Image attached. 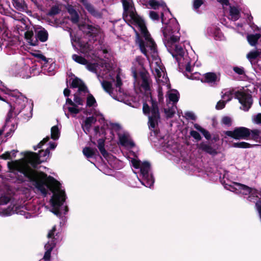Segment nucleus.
<instances>
[{"instance_id": "9b49d317", "label": "nucleus", "mask_w": 261, "mask_h": 261, "mask_svg": "<svg viewBox=\"0 0 261 261\" xmlns=\"http://www.w3.org/2000/svg\"><path fill=\"white\" fill-rule=\"evenodd\" d=\"M224 188L230 191L235 192L237 194H242L243 195H248V200L249 201L255 202L256 198L255 197H259L260 194V191L255 189H251L244 185H242L238 182L228 181L226 182L225 180L223 181Z\"/></svg>"}, {"instance_id": "2f4dec72", "label": "nucleus", "mask_w": 261, "mask_h": 261, "mask_svg": "<svg viewBox=\"0 0 261 261\" xmlns=\"http://www.w3.org/2000/svg\"><path fill=\"white\" fill-rule=\"evenodd\" d=\"M60 132L57 126H54L51 128V137L54 140H57L60 136Z\"/></svg>"}, {"instance_id": "680f3d73", "label": "nucleus", "mask_w": 261, "mask_h": 261, "mask_svg": "<svg viewBox=\"0 0 261 261\" xmlns=\"http://www.w3.org/2000/svg\"><path fill=\"white\" fill-rule=\"evenodd\" d=\"M99 126H96L94 128V132L96 134L98 133L99 132Z\"/></svg>"}, {"instance_id": "de8ad7c7", "label": "nucleus", "mask_w": 261, "mask_h": 261, "mask_svg": "<svg viewBox=\"0 0 261 261\" xmlns=\"http://www.w3.org/2000/svg\"><path fill=\"white\" fill-rule=\"evenodd\" d=\"M225 103H226V102L224 101V100H220L217 102V103L216 106V108L217 110L222 109L223 108H224V107L225 106Z\"/></svg>"}, {"instance_id": "473e14b6", "label": "nucleus", "mask_w": 261, "mask_h": 261, "mask_svg": "<svg viewBox=\"0 0 261 261\" xmlns=\"http://www.w3.org/2000/svg\"><path fill=\"white\" fill-rule=\"evenodd\" d=\"M235 96V92L231 91L230 90H228L225 92V93L222 95V98L223 100L226 102L230 100L233 95Z\"/></svg>"}, {"instance_id": "bf43d9fd", "label": "nucleus", "mask_w": 261, "mask_h": 261, "mask_svg": "<svg viewBox=\"0 0 261 261\" xmlns=\"http://www.w3.org/2000/svg\"><path fill=\"white\" fill-rule=\"evenodd\" d=\"M28 109H29L30 113H29V114H27L28 115V117H30L32 116L31 112L32 111V108L31 106H29ZM25 114H24V115H25Z\"/></svg>"}, {"instance_id": "69168bd1", "label": "nucleus", "mask_w": 261, "mask_h": 261, "mask_svg": "<svg viewBox=\"0 0 261 261\" xmlns=\"http://www.w3.org/2000/svg\"><path fill=\"white\" fill-rule=\"evenodd\" d=\"M259 104H260V105L261 106V98H260V101H259Z\"/></svg>"}, {"instance_id": "ea45409f", "label": "nucleus", "mask_w": 261, "mask_h": 261, "mask_svg": "<svg viewBox=\"0 0 261 261\" xmlns=\"http://www.w3.org/2000/svg\"><path fill=\"white\" fill-rule=\"evenodd\" d=\"M204 0H193V5L195 10H198L203 4Z\"/></svg>"}, {"instance_id": "5701e85b", "label": "nucleus", "mask_w": 261, "mask_h": 261, "mask_svg": "<svg viewBox=\"0 0 261 261\" xmlns=\"http://www.w3.org/2000/svg\"><path fill=\"white\" fill-rule=\"evenodd\" d=\"M198 148L201 150L212 155L217 154V151L211 147L208 144L202 142L198 145Z\"/></svg>"}, {"instance_id": "c9c22d12", "label": "nucleus", "mask_w": 261, "mask_h": 261, "mask_svg": "<svg viewBox=\"0 0 261 261\" xmlns=\"http://www.w3.org/2000/svg\"><path fill=\"white\" fill-rule=\"evenodd\" d=\"M110 128L112 131H115L118 134L119 133H121V127L118 123H110Z\"/></svg>"}, {"instance_id": "09e8293b", "label": "nucleus", "mask_w": 261, "mask_h": 261, "mask_svg": "<svg viewBox=\"0 0 261 261\" xmlns=\"http://www.w3.org/2000/svg\"><path fill=\"white\" fill-rule=\"evenodd\" d=\"M163 93L162 91V88L159 87L158 90V100L160 103H162L163 101Z\"/></svg>"}, {"instance_id": "6ab92c4d", "label": "nucleus", "mask_w": 261, "mask_h": 261, "mask_svg": "<svg viewBox=\"0 0 261 261\" xmlns=\"http://www.w3.org/2000/svg\"><path fill=\"white\" fill-rule=\"evenodd\" d=\"M39 58L41 61L44 62L43 70L45 73H47L49 75H51L55 74V64L53 63L49 65L48 64V61L46 57L42 54H39L36 56Z\"/></svg>"}, {"instance_id": "37998d69", "label": "nucleus", "mask_w": 261, "mask_h": 261, "mask_svg": "<svg viewBox=\"0 0 261 261\" xmlns=\"http://www.w3.org/2000/svg\"><path fill=\"white\" fill-rule=\"evenodd\" d=\"M233 71L239 75H244L245 74V71L242 67H233Z\"/></svg>"}, {"instance_id": "13d9d810", "label": "nucleus", "mask_w": 261, "mask_h": 261, "mask_svg": "<svg viewBox=\"0 0 261 261\" xmlns=\"http://www.w3.org/2000/svg\"><path fill=\"white\" fill-rule=\"evenodd\" d=\"M129 155H131V154H132V155L134 156V158H130L129 156V158L131 159L130 161L132 160V159H137V156L135 153V152H134L133 151H129Z\"/></svg>"}, {"instance_id": "4be33fe9", "label": "nucleus", "mask_w": 261, "mask_h": 261, "mask_svg": "<svg viewBox=\"0 0 261 261\" xmlns=\"http://www.w3.org/2000/svg\"><path fill=\"white\" fill-rule=\"evenodd\" d=\"M96 119L93 116L87 117L82 124V128L84 131L87 134L90 132L92 124H94Z\"/></svg>"}, {"instance_id": "a19ab883", "label": "nucleus", "mask_w": 261, "mask_h": 261, "mask_svg": "<svg viewBox=\"0 0 261 261\" xmlns=\"http://www.w3.org/2000/svg\"><path fill=\"white\" fill-rule=\"evenodd\" d=\"M150 18L153 20H159V15L155 12L153 11H150L149 13Z\"/></svg>"}, {"instance_id": "774afa93", "label": "nucleus", "mask_w": 261, "mask_h": 261, "mask_svg": "<svg viewBox=\"0 0 261 261\" xmlns=\"http://www.w3.org/2000/svg\"><path fill=\"white\" fill-rule=\"evenodd\" d=\"M238 26H239V27H242V25H241V24H240H240H238Z\"/></svg>"}, {"instance_id": "c03bdc74", "label": "nucleus", "mask_w": 261, "mask_h": 261, "mask_svg": "<svg viewBox=\"0 0 261 261\" xmlns=\"http://www.w3.org/2000/svg\"><path fill=\"white\" fill-rule=\"evenodd\" d=\"M253 121L256 124H261V113H258L253 117Z\"/></svg>"}, {"instance_id": "864d4df0", "label": "nucleus", "mask_w": 261, "mask_h": 261, "mask_svg": "<svg viewBox=\"0 0 261 261\" xmlns=\"http://www.w3.org/2000/svg\"><path fill=\"white\" fill-rule=\"evenodd\" d=\"M201 133L203 134V135L204 136V137L206 139H209L211 138V136H210L209 133L205 129H203L202 130Z\"/></svg>"}, {"instance_id": "bb28decb", "label": "nucleus", "mask_w": 261, "mask_h": 261, "mask_svg": "<svg viewBox=\"0 0 261 261\" xmlns=\"http://www.w3.org/2000/svg\"><path fill=\"white\" fill-rule=\"evenodd\" d=\"M25 38L28 42L32 46H35L37 44V39L34 37L33 33L31 32H27L25 34Z\"/></svg>"}, {"instance_id": "39448f33", "label": "nucleus", "mask_w": 261, "mask_h": 261, "mask_svg": "<svg viewBox=\"0 0 261 261\" xmlns=\"http://www.w3.org/2000/svg\"><path fill=\"white\" fill-rule=\"evenodd\" d=\"M69 32L73 46L75 47L77 45L81 52L84 54H87V56L92 59L93 62H89L84 58L77 55H73L72 59L79 64L86 65V68L89 71L96 73L99 81H101V79H103V77L107 75L110 71H112L109 69L108 65L99 57L101 54H107V50H100L96 53L95 51L92 50L93 47L89 43L81 42L79 38L73 37L70 30Z\"/></svg>"}, {"instance_id": "1a4fd4ad", "label": "nucleus", "mask_w": 261, "mask_h": 261, "mask_svg": "<svg viewBox=\"0 0 261 261\" xmlns=\"http://www.w3.org/2000/svg\"><path fill=\"white\" fill-rule=\"evenodd\" d=\"M131 163L133 167L140 172L139 177H138L142 185L148 188H151L154 184L150 164L147 162H141L138 159H132Z\"/></svg>"}, {"instance_id": "72a5a7b5", "label": "nucleus", "mask_w": 261, "mask_h": 261, "mask_svg": "<svg viewBox=\"0 0 261 261\" xmlns=\"http://www.w3.org/2000/svg\"><path fill=\"white\" fill-rule=\"evenodd\" d=\"M83 152L87 158H91L95 153V150L89 147H86L83 149Z\"/></svg>"}, {"instance_id": "412c9836", "label": "nucleus", "mask_w": 261, "mask_h": 261, "mask_svg": "<svg viewBox=\"0 0 261 261\" xmlns=\"http://www.w3.org/2000/svg\"><path fill=\"white\" fill-rule=\"evenodd\" d=\"M179 94L178 92L174 89L171 90L167 93V103L170 102L171 105H175L178 101Z\"/></svg>"}, {"instance_id": "a211bd4d", "label": "nucleus", "mask_w": 261, "mask_h": 261, "mask_svg": "<svg viewBox=\"0 0 261 261\" xmlns=\"http://www.w3.org/2000/svg\"><path fill=\"white\" fill-rule=\"evenodd\" d=\"M118 137L119 143L121 146L128 150L135 149V143L128 133L126 132L119 133Z\"/></svg>"}, {"instance_id": "5fc2aeb1", "label": "nucleus", "mask_w": 261, "mask_h": 261, "mask_svg": "<svg viewBox=\"0 0 261 261\" xmlns=\"http://www.w3.org/2000/svg\"><path fill=\"white\" fill-rule=\"evenodd\" d=\"M194 126L195 128H196L197 130H199L201 133L202 132V130L204 129L197 124H195L194 125Z\"/></svg>"}, {"instance_id": "6e6552de", "label": "nucleus", "mask_w": 261, "mask_h": 261, "mask_svg": "<svg viewBox=\"0 0 261 261\" xmlns=\"http://www.w3.org/2000/svg\"><path fill=\"white\" fill-rule=\"evenodd\" d=\"M123 75L120 72L110 71V73L103 77V81H100L103 89L114 99L126 103L127 94L121 86L122 84ZM128 105V103H127Z\"/></svg>"}, {"instance_id": "0e129e2a", "label": "nucleus", "mask_w": 261, "mask_h": 261, "mask_svg": "<svg viewBox=\"0 0 261 261\" xmlns=\"http://www.w3.org/2000/svg\"><path fill=\"white\" fill-rule=\"evenodd\" d=\"M99 114V113L97 112V111H95L94 112V115H95V116H98Z\"/></svg>"}, {"instance_id": "7c9ffc66", "label": "nucleus", "mask_w": 261, "mask_h": 261, "mask_svg": "<svg viewBox=\"0 0 261 261\" xmlns=\"http://www.w3.org/2000/svg\"><path fill=\"white\" fill-rule=\"evenodd\" d=\"M97 147L103 157L107 158L108 153L105 149V140L102 139H100L97 141Z\"/></svg>"}, {"instance_id": "2eb2a0df", "label": "nucleus", "mask_w": 261, "mask_h": 261, "mask_svg": "<svg viewBox=\"0 0 261 261\" xmlns=\"http://www.w3.org/2000/svg\"><path fill=\"white\" fill-rule=\"evenodd\" d=\"M235 97L239 100L241 104V109L247 111L251 108L253 100L252 96L247 88H242L235 91Z\"/></svg>"}, {"instance_id": "393cba45", "label": "nucleus", "mask_w": 261, "mask_h": 261, "mask_svg": "<svg viewBox=\"0 0 261 261\" xmlns=\"http://www.w3.org/2000/svg\"><path fill=\"white\" fill-rule=\"evenodd\" d=\"M168 108L164 109V112L167 117H172L175 114L177 109L175 105H171L170 102L167 103Z\"/></svg>"}, {"instance_id": "9d476101", "label": "nucleus", "mask_w": 261, "mask_h": 261, "mask_svg": "<svg viewBox=\"0 0 261 261\" xmlns=\"http://www.w3.org/2000/svg\"><path fill=\"white\" fill-rule=\"evenodd\" d=\"M146 6L148 8H152L153 9L156 10L159 8H161L162 9V11L161 12V17L162 19V22L163 24H164L165 25L163 29V33L164 35V42L165 43V34L164 32L167 30V32H168L169 34H171V35H173L174 34V31L175 29H174L173 25L172 23H171V20L173 19L175 20V21H177V20L175 18H171L169 19V21L166 20V19L164 18V13H170V11L167 8L166 4L162 1H158L157 0H149L147 4H146ZM178 24V23H177Z\"/></svg>"}, {"instance_id": "4d7b16f0", "label": "nucleus", "mask_w": 261, "mask_h": 261, "mask_svg": "<svg viewBox=\"0 0 261 261\" xmlns=\"http://www.w3.org/2000/svg\"><path fill=\"white\" fill-rule=\"evenodd\" d=\"M69 94H70V90L67 88L65 89L64 90V95L65 96H68L69 95Z\"/></svg>"}, {"instance_id": "c756f323", "label": "nucleus", "mask_w": 261, "mask_h": 261, "mask_svg": "<svg viewBox=\"0 0 261 261\" xmlns=\"http://www.w3.org/2000/svg\"><path fill=\"white\" fill-rule=\"evenodd\" d=\"M36 36L41 42H45L47 40L48 33L45 30L42 29L37 32Z\"/></svg>"}, {"instance_id": "e433bc0d", "label": "nucleus", "mask_w": 261, "mask_h": 261, "mask_svg": "<svg viewBox=\"0 0 261 261\" xmlns=\"http://www.w3.org/2000/svg\"><path fill=\"white\" fill-rule=\"evenodd\" d=\"M16 151L15 150H13L11 152H6L1 155V158L4 160L10 159L11 158V156H15Z\"/></svg>"}, {"instance_id": "c85d7f7f", "label": "nucleus", "mask_w": 261, "mask_h": 261, "mask_svg": "<svg viewBox=\"0 0 261 261\" xmlns=\"http://www.w3.org/2000/svg\"><path fill=\"white\" fill-rule=\"evenodd\" d=\"M204 82L211 84L215 83L217 79L216 74L212 72L205 73L204 75Z\"/></svg>"}, {"instance_id": "f03ea898", "label": "nucleus", "mask_w": 261, "mask_h": 261, "mask_svg": "<svg viewBox=\"0 0 261 261\" xmlns=\"http://www.w3.org/2000/svg\"><path fill=\"white\" fill-rule=\"evenodd\" d=\"M122 2L124 9V20L134 25L140 32L141 36L144 39V40L140 39L138 33L133 28L136 33V42L139 44L141 52L147 57L150 69L156 82L159 85H167L166 86L168 87V78L165 72V68L158 56L156 45L150 38L144 21L136 14L133 0H122Z\"/></svg>"}, {"instance_id": "8fccbe9b", "label": "nucleus", "mask_w": 261, "mask_h": 261, "mask_svg": "<svg viewBox=\"0 0 261 261\" xmlns=\"http://www.w3.org/2000/svg\"><path fill=\"white\" fill-rule=\"evenodd\" d=\"M218 2L220 3L222 6L223 9L225 11H226L225 7H227L229 4V0H217Z\"/></svg>"}, {"instance_id": "6e6d98bb", "label": "nucleus", "mask_w": 261, "mask_h": 261, "mask_svg": "<svg viewBox=\"0 0 261 261\" xmlns=\"http://www.w3.org/2000/svg\"><path fill=\"white\" fill-rule=\"evenodd\" d=\"M57 145L54 142H50L49 143V147L48 148L49 149H54L56 148Z\"/></svg>"}, {"instance_id": "4c0bfd02", "label": "nucleus", "mask_w": 261, "mask_h": 261, "mask_svg": "<svg viewBox=\"0 0 261 261\" xmlns=\"http://www.w3.org/2000/svg\"><path fill=\"white\" fill-rule=\"evenodd\" d=\"M259 56V51L258 50L252 51L247 55V58L250 61L255 59Z\"/></svg>"}, {"instance_id": "a18cd8bd", "label": "nucleus", "mask_w": 261, "mask_h": 261, "mask_svg": "<svg viewBox=\"0 0 261 261\" xmlns=\"http://www.w3.org/2000/svg\"><path fill=\"white\" fill-rule=\"evenodd\" d=\"M49 137H46V138H44L43 140L41 141L36 146L34 147V149L36 150L37 148H41L43 144L46 143L49 140Z\"/></svg>"}, {"instance_id": "423d86ee", "label": "nucleus", "mask_w": 261, "mask_h": 261, "mask_svg": "<svg viewBox=\"0 0 261 261\" xmlns=\"http://www.w3.org/2000/svg\"><path fill=\"white\" fill-rule=\"evenodd\" d=\"M71 86L73 88H78V91L74 94L73 100L69 98L66 99L64 109H68L69 112L73 116H75L82 110L81 107L83 105L85 97L87 98V107H96L97 103L95 98L89 93L87 87L80 79H74Z\"/></svg>"}, {"instance_id": "7ed1b4c3", "label": "nucleus", "mask_w": 261, "mask_h": 261, "mask_svg": "<svg viewBox=\"0 0 261 261\" xmlns=\"http://www.w3.org/2000/svg\"><path fill=\"white\" fill-rule=\"evenodd\" d=\"M144 60L137 57L133 62L132 68L134 79V86L144 92L147 96L150 95L149 99L143 103V113L148 118V125L150 130L158 137V126L160 122V116L157 102L151 96L152 82L148 73L144 67Z\"/></svg>"}, {"instance_id": "4468645a", "label": "nucleus", "mask_w": 261, "mask_h": 261, "mask_svg": "<svg viewBox=\"0 0 261 261\" xmlns=\"http://www.w3.org/2000/svg\"><path fill=\"white\" fill-rule=\"evenodd\" d=\"M160 142L162 144L163 150L171 156L170 158V160L177 162L180 160L182 157V153L180 150V146L177 143L170 139H168L167 142L164 144L162 142V140H160Z\"/></svg>"}, {"instance_id": "338daca9", "label": "nucleus", "mask_w": 261, "mask_h": 261, "mask_svg": "<svg viewBox=\"0 0 261 261\" xmlns=\"http://www.w3.org/2000/svg\"><path fill=\"white\" fill-rule=\"evenodd\" d=\"M134 173H135V174H137V171H134Z\"/></svg>"}, {"instance_id": "0eeeda50", "label": "nucleus", "mask_w": 261, "mask_h": 261, "mask_svg": "<svg viewBox=\"0 0 261 261\" xmlns=\"http://www.w3.org/2000/svg\"><path fill=\"white\" fill-rule=\"evenodd\" d=\"M9 99L10 110L6 119L8 123L13 115H17L28 106V99L17 90H11L2 85L0 81V99Z\"/></svg>"}, {"instance_id": "f3484780", "label": "nucleus", "mask_w": 261, "mask_h": 261, "mask_svg": "<svg viewBox=\"0 0 261 261\" xmlns=\"http://www.w3.org/2000/svg\"><path fill=\"white\" fill-rule=\"evenodd\" d=\"M225 134L235 139H246L249 137L250 133L248 128L244 127H239L236 128L232 131H226Z\"/></svg>"}, {"instance_id": "f8f14e48", "label": "nucleus", "mask_w": 261, "mask_h": 261, "mask_svg": "<svg viewBox=\"0 0 261 261\" xmlns=\"http://www.w3.org/2000/svg\"><path fill=\"white\" fill-rule=\"evenodd\" d=\"M60 232V229H57L55 225L49 231L47 234L48 241L44 245L45 252L43 257L39 261L51 260V252L57 243L61 239Z\"/></svg>"}, {"instance_id": "ddd939ff", "label": "nucleus", "mask_w": 261, "mask_h": 261, "mask_svg": "<svg viewBox=\"0 0 261 261\" xmlns=\"http://www.w3.org/2000/svg\"><path fill=\"white\" fill-rule=\"evenodd\" d=\"M44 207L42 205L35 203H27L25 205L18 207L16 213L29 219L39 215Z\"/></svg>"}, {"instance_id": "cd10ccee", "label": "nucleus", "mask_w": 261, "mask_h": 261, "mask_svg": "<svg viewBox=\"0 0 261 261\" xmlns=\"http://www.w3.org/2000/svg\"><path fill=\"white\" fill-rule=\"evenodd\" d=\"M261 38L259 34L249 35L247 36V40L251 46H254L257 40Z\"/></svg>"}, {"instance_id": "79ce46f5", "label": "nucleus", "mask_w": 261, "mask_h": 261, "mask_svg": "<svg viewBox=\"0 0 261 261\" xmlns=\"http://www.w3.org/2000/svg\"><path fill=\"white\" fill-rule=\"evenodd\" d=\"M221 122L222 124L225 125L229 126L231 124V119L228 116H224L222 118Z\"/></svg>"}, {"instance_id": "f704fd0d", "label": "nucleus", "mask_w": 261, "mask_h": 261, "mask_svg": "<svg viewBox=\"0 0 261 261\" xmlns=\"http://www.w3.org/2000/svg\"><path fill=\"white\" fill-rule=\"evenodd\" d=\"M232 146L236 148H247L251 147V145L245 142L234 143Z\"/></svg>"}, {"instance_id": "aec40b11", "label": "nucleus", "mask_w": 261, "mask_h": 261, "mask_svg": "<svg viewBox=\"0 0 261 261\" xmlns=\"http://www.w3.org/2000/svg\"><path fill=\"white\" fill-rule=\"evenodd\" d=\"M228 15L230 19L236 21L240 17V10L237 6H229Z\"/></svg>"}, {"instance_id": "f257e3e1", "label": "nucleus", "mask_w": 261, "mask_h": 261, "mask_svg": "<svg viewBox=\"0 0 261 261\" xmlns=\"http://www.w3.org/2000/svg\"><path fill=\"white\" fill-rule=\"evenodd\" d=\"M49 154L48 148L40 151L39 154L30 152L22 159L9 162L8 167L11 172L16 174L18 180L23 181L27 179L30 181L37 192L43 196H45L51 192L53 196L50 199L51 212L60 217L62 213L65 214L68 211L67 206L63 205L65 194L60 183L53 177L47 176L43 172L36 171L32 169L36 168L41 163L46 161Z\"/></svg>"}, {"instance_id": "e2e57ef3", "label": "nucleus", "mask_w": 261, "mask_h": 261, "mask_svg": "<svg viewBox=\"0 0 261 261\" xmlns=\"http://www.w3.org/2000/svg\"><path fill=\"white\" fill-rule=\"evenodd\" d=\"M5 126L2 129H0V136L2 135V134L3 133L4 131V128H5Z\"/></svg>"}, {"instance_id": "20e7f679", "label": "nucleus", "mask_w": 261, "mask_h": 261, "mask_svg": "<svg viewBox=\"0 0 261 261\" xmlns=\"http://www.w3.org/2000/svg\"><path fill=\"white\" fill-rule=\"evenodd\" d=\"M174 31V34L173 35L167 33V30L164 32L165 34V45L168 51L172 55L173 57L177 60L179 66L185 67L186 72L185 76L191 80H201V75L199 73L195 72L192 73L191 72L192 65L199 66V63L195 61V58L191 59L188 56L187 51L183 48L181 44H178L180 34L179 33V27L175 20H171Z\"/></svg>"}, {"instance_id": "dca6fc26", "label": "nucleus", "mask_w": 261, "mask_h": 261, "mask_svg": "<svg viewBox=\"0 0 261 261\" xmlns=\"http://www.w3.org/2000/svg\"><path fill=\"white\" fill-rule=\"evenodd\" d=\"M10 201V198L7 196L0 197V216H9L16 213L18 207H15L13 205L10 204L6 206V204Z\"/></svg>"}, {"instance_id": "b1692460", "label": "nucleus", "mask_w": 261, "mask_h": 261, "mask_svg": "<svg viewBox=\"0 0 261 261\" xmlns=\"http://www.w3.org/2000/svg\"><path fill=\"white\" fill-rule=\"evenodd\" d=\"M68 12L70 15L71 20L73 23H77L79 21V16L77 12L71 5H68L67 7Z\"/></svg>"}, {"instance_id": "603ef678", "label": "nucleus", "mask_w": 261, "mask_h": 261, "mask_svg": "<svg viewBox=\"0 0 261 261\" xmlns=\"http://www.w3.org/2000/svg\"><path fill=\"white\" fill-rule=\"evenodd\" d=\"M58 12H59V10H58V8L53 7L51 8V10L50 11L49 14L50 15H55V14L58 13Z\"/></svg>"}, {"instance_id": "3c124183", "label": "nucleus", "mask_w": 261, "mask_h": 261, "mask_svg": "<svg viewBox=\"0 0 261 261\" xmlns=\"http://www.w3.org/2000/svg\"><path fill=\"white\" fill-rule=\"evenodd\" d=\"M185 115L188 118L191 119L192 120H195L196 118L195 115L191 112L186 113Z\"/></svg>"}, {"instance_id": "a878e982", "label": "nucleus", "mask_w": 261, "mask_h": 261, "mask_svg": "<svg viewBox=\"0 0 261 261\" xmlns=\"http://www.w3.org/2000/svg\"><path fill=\"white\" fill-rule=\"evenodd\" d=\"M82 3L85 7V8L91 15L97 17L100 16V13L95 10L93 6L88 3L87 1L83 0V2Z\"/></svg>"}, {"instance_id": "49530a36", "label": "nucleus", "mask_w": 261, "mask_h": 261, "mask_svg": "<svg viewBox=\"0 0 261 261\" xmlns=\"http://www.w3.org/2000/svg\"><path fill=\"white\" fill-rule=\"evenodd\" d=\"M191 136L197 140H200L201 139V136L200 134L195 130H191L190 132Z\"/></svg>"}, {"instance_id": "052dcab7", "label": "nucleus", "mask_w": 261, "mask_h": 261, "mask_svg": "<svg viewBox=\"0 0 261 261\" xmlns=\"http://www.w3.org/2000/svg\"><path fill=\"white\" fill-rule=\"evenodd\" d=\"M63 110H64V111L65 114V115H66V116L68 118H69V114H67V113H66V110H68V109H64V106H63ZM68 111L69 112V111Z\"/></svg>"}, {"instance_id": "58836bf2", "label": "nucleus", "mask_w": 261, "mask_h": 261, "mask_svg": "<svg viewBox=\"0 0 261 261\" xmlns=\"http://www.w3.org/2000/svg\"><path fill=\"white\" fill-rule=\"evenodd\" d=\"M211 34L216 40H222L223 38L222 33L219 30H215V32L211 33Z\"/></svg>"}]
</instances>
